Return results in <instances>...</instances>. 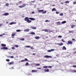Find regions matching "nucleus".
<instances>
[{
    "mask_svg": "<svg viewBox=\"0 0 76 76\" xmlns=\"http://www.w3.org/2000/svg\"><path fill=\"white\" fill-rule=\"evenodd\" d=\"M35 20V19H34V18H28V17H26L24 19V20L25 21H27V23H31V22H32V21L31 20Z\"/></svg>",
    "mask_w": 76,
    "mask_h": 76,
    "instance_id": "nucleus-1",
    "label": "nucleus"
},
{
    "mask_svg": "<svg viewBox=\"0 0 76 76\" xmlns=\"http://www.w3.org/2000/svg\"><path fill=\"white\" fill-rule=\"evenodd\" d=\"M44 12V10H38V12H42V14L44 13H47V11H45Z\"/></svg>",
    "mask_w": 76,
    "mask_h": 76,
    "instance_id": "nucleus-2",
    "label": "nucleus"
},
{
    "mask_svg": "<svg viewBox=\"0 0 76 76\" xmlns=\"http://www.w3.org/2000/svg\"><path fill=\"white\" fill-rule=\"evenodd\" d=\"M26 6V4H23L21 5L20 6H19V7L20 8H23V7H24Z\"/></svg>",
    "mask_w": 76,
    "mask_h": 76,
    "instance_id": "nucleus-3",
    "label": "nucleus"
},
{
    "mask_svg": "<svg viewBox=\"0 0 76 76\" xmlns=\"http://www.w3.org/2000/svg\"><path fill=\"white\" fill-rule=\"evenodd\" d=\"M68 42L67 43V45H72V44L73 43V42L71 41L70 40L68 41Z\"/></svg>",
    "mask_w": 76,
    "mask_h": 76,
    "instance_id": "nucleus-4",
    "label": "nucleus"
},
{
    "mask_svg": "<svg viewBox=\"0 0 76 76\" xmlns=\"http://www.w3.org/2000/svg\"><path fill=\"white\" fill-rule=\"evenodd\" d=\"M45 57L46 58H52V57L51 56H49L48 55H45Z\"/></svg>",
    "mask_w": 76,
    "mask_h": 76,
    "instance_id": "nucleus-5",
    "label": "nucleus"
},
{
    "mask_svg": "<svg viewBox=\"0 0 76 76\" xmlns=\"http://www.w3.org/2000/svg\"><path fill=\"white\" fill-rule=\"evenodd\" d=\"M1 49L3 50H8V48L7 47H2V48H1Z\"/></svg>",
    "mask_w": 76,
    "mask_h": 76,
    "instance_id": "nucleus-6",
    "label": "nucleus"
},
{
    "mask_svg": "<svg viewBox=\"0 0 76 76\" xmlns=\"http://www.w3.org/2000/svg\"><path fill=\"white\" fill-rule=\"evenodd\" d=\"M9 15V14L8 13H6L2 15V16H7Z\"/></svg>",
    "mask_w": 76,
    "mask_h": 76,
    "instance_id": "nucleus-7",
    "label": "nucleus"
},
{
    "mask_svg": "<svg viewBox=\"0 0 76 76\" xmlns=\"http://www.w3.org/2000/svg\"><path fill=\"white\" fill-rule=\"evenodd\" d=\"M16 22H11V23H10L9 24V25H13V24H16Z\"/></svg>",
    "mask_w": 76,
    "mask_h": 76,
    "instance_id": "nucleus-8",
    "label": "nucleus"
},
{
    "mask_svg": "<svg viewBox=\"0 0 76 76\" xmlns=\"http://www.w3.org/2000/svg\"><path fill=\"white\" fill-rule=\"evenodd\" d=\"M1 45L2 46V47H5L6 46V45L4 44H1Z\"/></svg>",
    "mask_w": 76,
    "mask_h": 76,
    "instance_id": "nucleus-9",
    "label": "nucleus"
},
{
    "mask_svg": "<svg viewBox=\"0 0 76 76\" xmlns=\"http://www.w3.org/2000/svg\"><path fill=\"white\" fill-rule=\"evenodd\" d=\"M8 64L9 65H12L14 64V62L13 61H12V62H10L9 63H8Z\"/></svg>",
    "mask_w": 76,
    "mask_h": 76,
    "instance_id": "nucleus-10",
    "label": "nucleus"
},
{
    "mask_svg": "<svg viewBox=\"0 0 76 76\" xmlns=\"http://www.w3.org/2000/svg\"><path fill=\"white\" fill-rule=\"evenodd\" d=\"M54 11H55L56 12L57 11V10L56 9V8H53L52 10V12H54Z\"/></svg>",
    "mask_w": 76,
    "mask_h": 76,
    "instance_id": "nucleus-11",
    "label": "nucleus"
},
{
    "mask_svg": "<svg viewBox=\"0 0 76 76\" xmlns=\"http://www.w3.org/2000/svg\"><path fill=\"white\" fill-rule=\"evenodd\" d=\"M24 31H25V32H29V29H28V28H27L26 29H25L24 30Z\"/></svg>",
    "mask_w": 76,
    "mask_h": 76,
    "instance_id": "nucleus-12",
    "label": "nucleus"
},
{
    "mask_svg": "<svg viewBox=\"0 0 76 76\" xmlns=\"http://www.w3.org/2000/svg\"><path fill=\"white\" fill-rule=\"evenodd\" d=\"M56 23L58 24V25H61V23L60 22H58Z\"/></svg>",
    "mask_w": 76,
    "mask_h": 76,
    "instance_id": "nucleus-13",
    "label": "nucleus"
},
{
    "mask_svg": "<svg viewBox=\"0 0 76 76\" xmlns=\"http://www.w3.org/2000/svg\"><path fill=\"white\" fill-rule=\"evenodd\" d=\"M31 28L33 29H37V27H31Z\"/></svg>",
    "mask_w": 76,
    "mask_h": 76,
    "instance_id": "nucleus-14",
    "label": "nucleus"
},
{
    "mask_svg": "<svg viewBox=\"0 0 76 76\" xmlns=\"http://www.w3.org/2000/svg\"><path fill=\"white\" fill-rule=\"evenodd\" d=\"M76 26V25H74V24H72L71 25V28H73L74 27H75Z\"/></svg>",
    "mask_w": 76,
    "mask_h": 76,
    "instance_id": "nucleus-15",
    "label": "nucleus"
},
{
    "mask_svg": "<svg viewBox=\"0 0 76 76\" xmlns=\"http://www.w3.org/2000/svg\"><path fill=\"white\" fill-rule=\"evenodd\" d=\"M30 34H31V35H35V33L34 32H31L30 33Z\"/></svg>",
    "mask_w": 76,
    "mask_h": 76,
    "instance_id": "nucleus-16",
    "label": "nucleus"
},
{
    "mask_svg": "<svg viewBox=\"0 0 76 76\" xmlns=\"http://www.w3.org/2000/svg\"><path fill=\"white\" fill-rule=\"evenodd\" d=\"M44 71L45 72H48L49 71V69H45Z\"/></svg>",
    "mask_w": 76,
    "mask_h": 76,
    "instance_id": "nucleus-17",
    "label": "nucleus"
},
{
    "mask_svg": "<svg viewBox=\"0 0 76 76\" xmlns=\"http://www.w3.org/2000/svg\"><path fill=\"white\" fill-rule=\"evenodd\" d=\"M57 45L59 46H62L63 45V44L61 43H57Z\"/></svg>",
    "mask_w": 76,
    "mask_h": 76,
    "instance_id": "nucleus-18",
    "label": "nucleus"
},
{
    "mask_svg": "<svg viewBox=\"0 0 76 76\" xmlns=\"http://www.w3.org/2000/svg\"><path fill=\"white\" fill-rule=\"evenodd\" d=\"M66 48L65 47V46H63L62 48V50H66Z\"/></svg>",
    "mask_w": 76,
    "mask_h": 76,
    "instance_id": "nucleus-19",
    "label": "nucleus"
},
{
    "mask_svg": "<svg viewBox=\"0 0 76 76\" xmlns=\"http://www.w3.org/2000/svg\"><path fill=\"white\" fill-rule=\"evenodd\" d=\"M25 47L26 48H30L31 46L27 45V46H25Z\"/></svg>",
    "mask_w": 76,
    "mask_h": 76,
    "instance_id": "nucleus-20",
    "label": "nucleus"
},
{
    "mask_svg": "<svg viewBox=\"0 0 76 76\" xmlns=\"http://www.w3.org/2000/svg\"><path fill=\"white\" fill-rule=\"evenodd\" d=\"M66 23V21H64L61 22L62 24H64Z\"/></svg>",
    "mask_w": 76,
    "mask_h": 76,
    "instance_id": "nucleus-21",
    "label": "nucleus"
},
{
    "mask_svg": "<svg viewBox=\"0 0 76 76\" xmlns=\"http://www.w3.org/2000/svg\"><path fill=\"white\" fill-rule=\"evenodd\" d=\"M30 49L31 50H33L34 49V48L33 47H30Z\"/></svg>",
    "mask_w": 76,
    "mask_h": 76,
    "instance_id": "nucleus-22",
    "label": "nucleus"
},
{
    "mask_svg": "<svg viewBox=\"0 0 76 76\" xmlns=\"http://www.w3.org/2000/svg\"><path fill=\"white\" fill-rule=\"evenodd\" d=\"M15 35H16V32H15L14 34H12V37H14V36H15Z\"/></svg>",
    "mask_w": 76,
    "mask_h": 76,
    "instance_id": "nucleus-23",
    "label": "nucleus"
},
{
    "mask_svg": "<svg viewBox=\"0 0 76 76\" xmlns=\"http://www.w3.org/2000/svg\"><path fill=\"white\" fill-rule=\"evenodd\" d=\"M73 32H74V31H69V34H70V33H73Z\"/></svg>",
    "mask_w": 76,
    "mask_h": 76,
    "instance_id": "nucleus-24",
    "label": "nucleus"
},
{
    "mask_svg": "<svg viewBox=\"0 0 76 76\" xmlns=\"http://www.w3.org/2000/svg\"><path fill=\"white\" fill-rule=\"evenodd\" d=\"M44 31L45 32H48V30H47V29H46L44 30Z\"/></svg>",
    "mask_w": 76,
    "mask_h": 76,
    "instance_id": "nucleus-25",
    "label": "nucleus"
},
{
    "mask_svg": "<svg viewBox=\"0 0 76 76\" xmlns=\"http://www.w3.org/2000/svg\"><path fill=\"white\" fill-rule=\"evenodd\" d=\"M65 3H69V1H67L65 2Z\"/></svg>",
    "mask_w": 76,
    "mask_h": 76,
    "instance_id": "nucleus-26",
    "label": "nucleus"
},
{
    "mask_svg": "<svg viewBox=\"0 0 76 76\" xmlns=\"http://www.w3.org/2000/svg\"><path fill=\"white\" fill-rule=\"evenodd\" d=\"M63 13H61L59 14L60 16H63Z\"/></svg>",
    "mask_w": 76,
    "mask_h": 76,
    "instance_id": "nucleus-27",
    "label": "nucleus"
},
{
    "mask_svg": "<svg viewBox=\"0 0 76 76\" xmlns=\"http://www.w3.org/2000/svg\"><path fill=\"white\" fill-rule=\"evenodd\" d=\"M51 52V51L50 50H48V53H50Z\"/></svg>",
    "mask_w": 76,
    "mask_h": 76,
    "instance_id": "nucleus-28",
    "label": "nucleus"
},
{
    "mask_svg": "<svg viewBox=\"0 0 76 76\" xmlns=\"http://www.w3.org/2000/svg\"><path fill=\"white\" fill-rule=\"evenodd\" d=\"M6 61L9 62L10 61V60H9V59H6Z\"/></svg>",
    "mask_w": 76,
    "mask_h": 76,
    "instance_id": "nucleus-29",
    "label": "nucleus"
},
{
    "mask_svg": "<svg viewBox=\"0 0 76 76\" xmlns=\"http://www.w3.org/2000/svg\"><path fill=\"white\" fill-rule=\"evenodd\" d=\"M20 40L21 41H23L24 40V38H22V39H20Z\"/></svg>",
    "mask_w": 76,
    "mask_h": 76,
    "instance_id": "nucleus-30",
    "label": "nucleus"
},
{
    "mask_svg": "<svg viewBox=\"0 0 76 76\" xmlns=\"http://www.w3.org/2000/svg\"><path fill=\"white\" fill-rule=\"evenodd\" d=\"M62 37V36H58V38H61Z\"/></svg>",
    "mask_w": 76,
    "mask_h": 76,
    "instance_id": "nucleus-31",
    "label": "nucleus"
},
{
    "mask_svg": "<svg viewBox=\"0 0 76 76\" xmlns=\"http://www.w3.org/2000/svg\"><path fill=\"white\" fill-rule=\"evenodd\" d=\"M17 32H20V30H16Z\"/></svg>",
    "mask_w": 76,
    "mask_h": 76,
    "instance_id": "nucleus-32",
    "label": "nucleus"
},
{
    "mask_svg": "<svg viewBox=\"0 0 76 76\" xmlns=\"http://www.w3.org/2000/svg\"><path fill=\"white\" fill-rule=\"evenodd\" d=\"M43 68H48V67L47 66H43Z\"/></svg>",
    "mask_w": 76,
    "mask_h": 76,
    "instance_id": "nucleus-33",
    "label": "nucleus"
},
{
    "mask_svg": "<svg viewBox=\"0 0 76 76\" xmlns=\"http://www.w3.org/2000/svg\"><path fill=\"white\" fill-rule=\"evenodd\" d=\"M15 47L16 48H18L19 47V46L17 45H15Z\"/></svg>",
    "mask_w": 76,
    "mask_h": 76,
    "instance_id": "nucleus-34",
    "label": "nucleus"
},
{
    "mask_svg": "<svg viewBox=\"0 0 76 76\" xmlns=\"http://www.w3.org/2000/svg\"><path fill=\"white\" fill-rule=\"evenodd\" d=\"M29 65V63L28 62H26V66H28Z\"/></svg>",
    "mask_w": 76,
    "mask_h": 76,
    "instance_id": "nucleus-35",
    "label": "nucleus"
},
{
    "mask_svg": "<svg viewBox=\"0 0 76 76\" xmlns=\"http://www.w3.org/2000/svg\"><path fill=\"white\" fill-rule=\"evenodd\" d=\"M40 65V64H36V66H38Z\"/></svg>",
    "mask_w": 76,
    "mask_h": 76,
    "instance_id": "nucleus-36",
    "label": "nucleus"
},
{
    "mask_svg": "<svg viewBox=\"0 0 76 76\" xmlns=\"http://www.w3.org/2000/svg\"><path fill=\"white\" fill-rule=\"evenodd\" d=\"M24 61H28V59L26 58L24 59Z\"/></svg>",
    "mask_w": 76,
    "mask_h": 76,
    "instance_id": "nucleus-37",
    "label": "nucleus"
},
{
    "mask_svg": "<svg viewBox=\"0 0 76 76\" xmlns=\"http://www.w3.org/2000/svg\"><path fill=\"white\" fill-rule=\"evenodd\" d=\"M73 4H76V1H75V2H73Z\"/></svg>",
    "mask_w": 76,
    "mask_h": 76,
    "instance_id": "nucleus-38",
    "label": "nucleus"
},
{
    "mask_svg": "<svg viewBox=\"0 0 76 76\" xmlns=\"http://www.w3.org/2000/svg\"><path fill=\"white\" fill-rule=\"evenodd\" d=\"M72 72H76V71L75 70H74L73 71H72Z\"/></svg>",
    "mask_w": 76,
    "mask_h": 76,
    "instance_id": "nucleus-39",
    "label": "nucleus"
},
{
    "mask_svg": "<svg viewBox=\"0 0 76 76\" xmlns=\"http://www.w3.org/2000/svg\"><path fill=\"white\" fill-rule=\"evenodd\" d=\"M10 58H14V57L13 56H11Z\"/></svg>",
    "mask_w": 76,
    "mask_h": 76,
    "instance_id": "nucleus-40",
    "label": "nucleus"
},
{
    "mask_svg": "<svg viewBox=\"0 0 76 76\" xmlns=\"http://www.w3.org/2000/svg\"><path fill=\"white\" fill-rule=\"evenodd\" d=\"M34 2H35V1H31V3H34Z\"/></svg>",
    "mask_w": 76,
    "mask_h": 76,
    "instance_id": "nucleus-41",
    "label": "nucleus"
},
{
    "mask_svg": "<svg viewBox=\"0 0 76 76\" xmlns=\"http://www.w3.org/2000/svg\"><path fill=\"white\" fill-rule=\"evenodd\" d=\"M52 66H49L48 67V68H52Z\"/></svg>",
    "mask_w": 76,
    "mask_h": 76,
    "instance_id": "nucleus-42",
    "label": "nucleus"
},
{
    "mask_svg": "<svg viewBox=\"0 0 76 76\" xmlns=\"http://www.w3.org/2000/svg\"><path fill=\"white\" fill-rule=\"evenodd\" d=\"M51 50V51H54V49H52L50 50Z\"/></svg>",
    "mask_w": 76,
    "mask_h": 76,
    "instance_id": "nucleus-43",
    "label": "nucleus"
},
{
    "mask_svg": "<svg viewBox=\"0 0 76 76\" xmlns=\"http://www.w3.org/2000/svg\"><path fill=\"white\" fill-rule=\"evenodd\" d=\"M35 38H39V37H35Z\"/></svg>",
    "mask_w": 76,
    "mask_h": 76,
    "instance_id": "nucleus-44",
    "label": "nucleus"
},
{
    "mask_svg": "<svg viewBox=\"0 0 76 76\" xmlns=\"http://www.w3.org/2000/svg\"><path fill=\"white\" fill-rule=\"evenodd\" d=\"M73 66L74 68H76V65H73Z\"/></svg>",
    "mask_w": 76,
    "mask_h": 76,
    "instance_id": "nucleus-45",
    "label": "nucleus"
},
{
    "mask_svg": "<svg viewBox=\"0 0 76 76\" xmlns=\"http://www.w3.org/2000/svg\"><path fill=\"white\" fill-rule=\"evenodd\" d=\"M24 61H25L24 60H21V62H23Z\"/></svg>",
    "mask_w": 76,
    "mask_h": 76,
    "instance_id": "nucleus-46",
    "label": "nucleus"
},
{
    "mask_svg": "<svg viewBox=\"0 0 76 76\" xmlns=\"http://www.w3.org/2000/svg\"><path fill=\"white\" fill-rule=\"evenodd\" d=\"M9 4L8 3H7L6 4V6H9Z\"/></svg>",
    "mask_w": 76,
    "mask_h": 76,
    "instance_id": "nucleus-47",
    "label": "nucleus"
},
{
    "mask_svg": "<svg viewBox=\"0 0 76 76\" xmlns=\"http://www.w3.org/2000/svg\"><path fill=\"white\" fill-rule=\"evenodd\" d=\"M31 13L32 14H34V13H35V12L34 11H33Z\"/></svg>",
    "mask_w": 76,
    "mask_h": 76,
    "instance_id": "nucleus-48",
    "label": "nucleus"
},
{
    "mask_svg": "<svg viewBox=\"0 0 76 76\" xmlns=\"http://www.w3.org/2000/svg\"><path fill=\"white\" fill-rule=\"evenodd\" d=\"M61 41L63 42H65V41H64V39H62V40Z\"/></svg>",
    "mask_w": 76,
    "mask_h": 76,
    "instance_id": "nucleus-49",
    "label": "nucleus"
},
{
    "mask_svg": "<svg viewBox=\"0 0 76 76\" xmlns=\"http://www.w3.org/2000/svg\"><path fill=\"white\" fill-rule=\"evenodd\" d=\"M12 49L14 50V49H15V48L14 47H12Z\"/></svg>",
    "mask_w": 76,
    "mask_h": 76,
    "instance_id": "nucleus-50",
    "label": "nucleus"
},
{
    "mask_svg": "<svg viewBox=\"0 0 76 76\" xmlns=\"http://www.w3.org/2000/svg\"><path fill=\"white\" fill-rule=\"evenodd\" d=\"M56 14H58V13H59V12H56Z\"/></svg>",
    "mask_w": 76,
    "mask_h": 76,
    "instance_id": "nucleus-51",
    "label": "nucleus"
},
{
    "mask_svg": "<svg viewBox=\"0 0 76 76\" xmlns=\"http://www.w3.org/2000/svg\"><path fill=\"white\" fill-rule=\"evenodd\" d=\"M37 69H41V68H37Z\"/></svg>",
    "mask_w": 76,
    "mask_h": 76,
    "instance_id": "nucleus-52",
    "label": "nucleus"
},
{
    "mask_svg": "<svg viewBox=\"0 0 76 76\" xmlns=\"http://www.w3.org/2000/svg\"><path fill=\"white\" fill-rule=\"evenodd\" d=\"M45 22H48V20H46L45 21Z\"/></svg>",
    "mask_w": 76,
    "mask_h": 76,
    "instance_id": "nucleus-53",
    "label": "nucleus"
},
{
    "mask_svg": "<svg viewBox=\"0 0 76 76\" xmlns=\"http://www.w3.org/2000/svg\"><path fill=\"white\" fill-rule=\"evenodd\" d=\"M0 37H3V35H2V34L0 35Z\"/></svg>",
    "mask_w": 76,
    "mask_h": 76,
    "instance_id": "nucleus-54",
    "label": "nucleus"
},
{
    "mask_svg": "<svg viewBox=\"0 0 76 76\" xmlns=\"http://www.w3.org/2000/svg\"><path fill=\"white\" fill-rule=\"evenodd\" d=\"M32 72H35V71L34 70H33L32 71Z\"/></svg>",
    "mask_w": 76,
    "mask_h": 76,
    "instance_id": "nucleus-55",
    "label": "nucleus"
},
{
    "mask_svg": "<svg viewBox=\"0 0 76 76\" xmlns=\"http://www.w3.org/2000/svg\"><path fill=\"white\" fill-rule=\"evenodd\" d=\"M32 55H36V53H33Z\"/></svg>",
    "mask_w": 76,
    "mask_h": 76,
    "instance_id": "nucleus-56",
    "label": "nucleus"
},
{
    "mask_svg": "<svg viewBox=\"0 0 76 76\" xmlns=\"http://www.w3.org/2000/svg\"><path fill=\"white\" fill-rule=\"evenodd\" d=\"M61 4H64V3L62 2H61Z\"/></svg>",
    "mask_w": 76,
    "mask_h": 76,
    "instance_id": "nucleus-57",
    "label": "nucleus"
},
{
    "mask_svg": "<svg viewBox=\"0 0 76 76\" xmlns=\"http://www.w3.org/2000/svg\"><path fill=\"white\" fill-rule=\"evenodd\" d=\"M22 3V1H20L19 2V3L20 4V3Z\"/></svg>",
    "mask_w": 76,
    "mask_h": 76,
    "instance_id": "nucleus-58",
    "label": "nucleus"
},
{
    "mask_svg": "<svg viewBox=\"0 0 76 76\" xmlns=\"http://www.w3.org/2000/svg\"><path fill=\"white\" fill-rule=\"evenodd\" d=\"M72 41H75V39H72Z\"/></svg>",
    "mask_w": 76,
    "mask_h": 76,
    "instance_id": "nucleus-59",
    "label": "nucleus"
},
{
    "mask_svg": "<svg viewBox=\"0 0 76 76\" xmlns=\"http://www.w3.org/2000/svg\"><path fill=\"white\" fill-rule=\"evenodd\" d=\"M5 33H3V34L2 35H3H3H5Z\"/></svg>",
    "mask_w": 76,
    "mask_h": 76,
    "instance_id": "nucleus-60",
    "label": "nucleus"
},
{
    "mask_svg": "<svg viewBox=\"0 0 76 76\" xmlns=\"http://www.w3.org/2000/svg\"><path fill=\"white\" fill-rule=\"evenodd\" d=\"M1 25H2V24H0V27H1Z\"/></svg>",
    "mask_w": 76,
    "mask_h": 76,
    "instance_id": "nucleus-61",
    "label": "nucleus"
},
{
    "mask_svg": "<svg viewBox=\"0 0 76 76\" xmlns=\"http://www.w3.org/2000/svg\"><path fill=\"white\" fill-rule=\"evenodd\" d=\"M7 58H10V56H7Z\"/></svg>",
    "mask_w": 76,
    "mask_h": 76,
    "instance_id": "nucleus-62",
    "label": "nucleus"
},
{
    "mask_svg": "<svg viewBox=\"0 0 76 76\" xmlns=\"http://www.w3.org/2000/svg\"><path fill=\"white\" fill-rule=\"evenodd\" d=\"M74 54H76V51L74 53Z\"/></svg>",
    "mask_w": 76,
    "mask_h": 76,
    "instance_id": "nucleus-63",
    "label": "nucleus"
},
{
    "mask_svg": "<svg viewBox=\"0 0 76 76\" xmlns=\"http://www.w3.org/2000/svg\"><path fill=\"white\" fill-rule=\"evenodd\" d=\"M52 6H55V5H54V4Z\"/></svg>",
    "mask_w": 76,
    "mask_h": 76,
    "instance_id": "nucleus-64",
    "label": "nucleus"
}]
</instances>
